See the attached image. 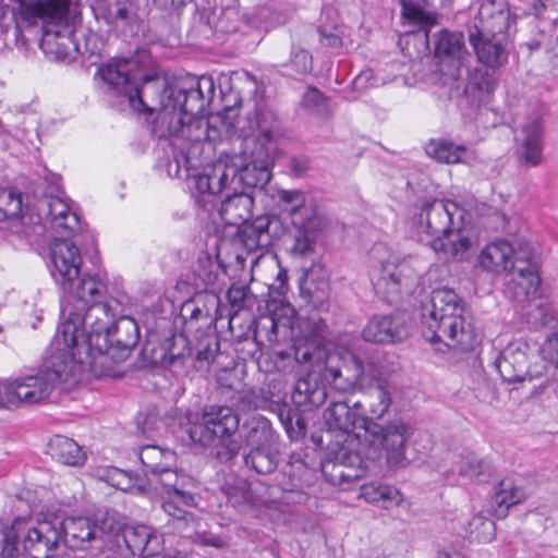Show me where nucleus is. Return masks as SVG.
Returning <instances> with one entry per match:
<instances>
[{"instance_id":"412c9836","label":"nucleus","mask_w":558,"mask_h":558,"mask_svg":"<svg viewBox=\"0 0 558 558\" xmlns=\"http://www.w3.org/2000/svg\"><path fill=\"white\" fill-rule=\"evenodd\" d=\"M510 12L504 0H481L469 34H506Z\"/></svg>"},{"instance_id":"a211bd4d","label":"nucleus","mask_w":558,"mask_h":558,"mask_svg":"<svg viewBox=\"0 0 558 558\" xmlns=\"http://www.w3.org/2000/svg\"><path fill=\"white\" fill-rule=\"evenodd\" d=\"M112 529L108 520L101 524L89 518L61 519V542L69 548L84 549L92 541L100 539Z\"/></svg>"},{"instance_id":"bf43d9fd","label":"nucleus","mask_w":558,"mask_h":558,"mask_svg":"<svg viewBox=\"0 0 558 558\" xmlns=\"http://www.w3.org/2000/svg\"><path fill=\"white\" fill-rule=\"evenodd\" d=\"M291 65L300 74L310 73L313 69L312 56L302 48H293L291 52Z\"/></svg>"},{"instance_id":"cd10ccee","label":"nucleus","mask_w":558,"mask_h":558,"mask_svg":"<svg viewBox=\"0 0 558 558\" xmlns=\"http://www.w3.org/2000/svg\"><path fill=\"white\" fill-rule=\"evenodd\" d=\"M22 404H35L46 400L52 388L53 379L43 369L34 375L15 378Z\"/></svg>"},{"instance_id":"dca6fc26","label":"nucleus","mask_w":558,"mask_h":558,"mask_svg":"<svg viewBox=\"0 0 558 558\" xmlns=\"http://www.w3.org/2000/svg\"><path fill=\"white\" fill-rule=\"evenodd\" d=\"M37 210L44 226L53 230L59 238H69L80 229L77 215L60 197L45 196L38 201Z\"/></svg>"},{"instance_id":"5701e85b","label":"nucleus","mask_w":558,"mask_h":558,"mask_svg":"<svg viewBox=\"0 0 558 558\" xmlns=\"http://www.w3.org/2000/svg\"><path fill=\"white\" fill-rule=\"evenodd\" d=\"M17 4L15 31L38 26L39 19L58 20L64 10V0H11Z\"/></svg>"},{"instance_id":"a18cd8bd","label":"nucleus","mask_w":558,"mask_h":558,"mask_svg":"<svg viewBox=\"0 0 558 558\" xmlns=\"http://www.w3.org/2000/svg\"><path fill=\"white\" fill-rule=\"evenodd\" d=\"M464 49V39L461 33L440 32L435 44V52L441 57L460 58Z\"/></svg>"},{"instance_id":"20e7f679","label":"nucleus","mask_w":558,"mask_h":558,"mask_svg":"<svg viewBox=\"0 0 558 558\" xmlns=\"http://www.w3.org/2000/svg\"><path fill=\"white\" fill-rule=\"evenodd\" d=\"M458 211L453 202L433 199L424 203L413 217L412 226L416 232L433 236L430 247L446 259H464L476 243L472 230L456 227L453 216Z\"/></svg>"},{"instance_id":"8fccbe9b","label":"nucleus","mask_w":558,"mask_h":558,"mask_svg":"<svg viewBox=\"0 0 558 558\" xmlns=\"http://www.w3.org/2000/svg\"><path fill=\"white\" fill-rule=\"evenodd\" d=\"M469 531L481 543H488L495 538L496 526L494 521L481 514L474 515L469 522Z\"/></svg>"},{"instance_id":"4be33fe9","label":"nucleus","mask_w":558,"mask_h":558,"mask_svg":"<svg viewBox=\"0 0 558 558\" xmlns=\"http://www.w3.org/2000/svg\"><path fill=\"white\" fill-rule=\"evenodd\" d=\"M469 41L478 62L488 69L497 70L507 63L509 49L506 34H469Z\"/></svg>"},{"instance_id":"0e129e2a","label":"nucleus","mask_w":558,"mask_h":558,"mask_svg":"<svg viewBox=\"0 0 558 558\" xmlns=\"http://www.w3.org/2000/svg\"><path fill=\"white\" fill-rule=\"evenodd\" d=\"M543 351L558 367V335L553 333L547 337Z\"/></svg>"},{"instance_id":"7c9ffc66","label":"nucleus","mask_w":558,"mask_h":558,"mask_svg":"<svg viewBox=\"0 0 558 558\" xmlns=\"http://www.w3.org/2000/svg\"><path fill=\"white\" fill-rule=\"evenodd\" d=\"M525 497L524 490L515 485L513 480L504 478L492 497V512L497 519H502L508 514L510 507L522 502Z\"/></svg>"},{"instance_id":"c756f323","label":"nucleus","mask_w":558,"mask_h":558,"mask_svg":"<svg viewBox=\"0 0 558 558\" xmlns=\"http://www.w3.org/2000/svg\"><path fill=\"white\" fill-rule=\"evenodd\" d=\"M253 198L233 187V194L228 195L221 203L219 215L229 226H242L252 217Z\"/></svg>"},{"instance_id":"423d86ee","label":"nucleus","mask_w":558,"mask_h":558,"mask_svg":"<svg viewBox=\"0 0 558 558\" xmlns=\"http://www.w3.org/2000/svg\"><path fill=\"white\" fill-rule=\"evenodd\" d=\"M80 317L65 319L58 328L45 362V374L62 383H76L96 363V354L84 349L78 340Z\"/></svg>"},{"instance_id":"69168bd1","label":"nucleus","mask_w":558,"mask_h":558,"mask_svg":"<svg viewBox=\"0 0 558 558\" xmlns=\"http://www.w3.org/2000/svg\"><path fill=\"white\" fill-rule=\"evenodd\" d=\"M373 78V71L369 69L364 70L353 80L352 87L354 90L363 92L369 86V83Z\"/></svg>"},{"instance_id":"de8ad7c7","label":"nucleus","mask_w":558,"mask_h":558,"mask_svg":"<svg viewBox=\"0 0 558 558\" xmlns=\"http://www.w3.org/2000/svg\"><path fill=\"white\" fill-rule=\"evenodd\" d=\"M227 299L234 313L246 310L255 303V295L244 284L233 283L227 291Z\"/></svg>"},{"instance_id":"e2e57ef3","label":"nucleus","mask_w":558,"mask_h":558,"mask_svg":"<svg viewBox=\"0 0 558 558\" xmlns=\"http://www.w3.org/2000/svg\"><path fill=\"white\" fill-rule=\"evenodd\" d=\"M279 417H280V421H281V423L283 424V426L286 428V432L288 433V435L291 438H293L294 436H299L300 432L305 428L304 421L298 416L295 423H296V425L299 427V430L296 432L294 429V427L292 425L293 415H292L290 410L281 411L280 414H279Z\"/></svg>"},{"instance_id":"e433bc0d","label":"nucleus","mask_w":558,"mask_h":558,"mask_svg":"<svg viewBox=\"0 0 558 558\" xmlns=\"http://www.w3.org/2000/svg\"><path fill=\"white\" fill-rule=\"evenodd\" d=\"M187 338L181 333H173L166 338L160 347V356L156 357L163 365H182L184 360L190 356Z\"/></svg>"},{"instance_id":"3c124183","label":"nucleus","mask_w":558,"mask_h":558,"mask_svg":"<svg viewBox=\"0 0 558 558\" xmlns=\"http://www.w3.org/2000/svg\"><path fill=\"white\" fill-rule=\"evenodd\" d=\"M222 492L228 502L233 507H240L250 501L248 483L244 480L236 478L233 482H227Z\"/></svg>"},{"instance_id":"4468645a","label":"nucleus","mask_w":558,"mask_h":558,"mask_svg":"<svg viewBox=\"0 0 558 558\" xmlns=\"http://www.w3.org/2000/svg\"><path fill=\"white\" fill-rule=\"evenodd\" d=\"M414 271L404 262L390 256L381 262L379 276L374 283L378 294H381L388 303H396L402 290H408L414 282Z\"/></svg>"},{"instance_id":"7ed1b4c3","label":"nucleus","mask_w":558,"mask_h":558,"mask_svg":"<svg viewBox=\"0 0 558 558\" xmlns=\"http://www.w3.org/2000/svg\"><path fill=\"white\" fill-rule=\"evenodd\" d=\"M458 294L447 288L432 292L430 302L422 310V333L429 342H442L461 351L473 350L477 336L464 317Z\"/></svg>"},{"instance_id":"ddd939ff","label":"nucleus","mask_w":558,"mask_h":558,"mask_svg":"<svg viewBox=\"0 0 558 558\" xmlns=\"http://www.w3.org/2000/svg\"><path fill=\"white\" fill-rule=\"evenodd\" d=\"M68 1L64 0V10L60 19H39L41 29L40 47L47 53H52L57 59L74 58L75 32L68 24Z\"/></svg>"},{"instance_id":"aec40b11","label":"nucleus","mask_w":558,"mask_h":558,"mask_svg":"<svg viewBox=\"0 0 558 558\" xmlns=\"http://www.w3.org/2000/svg\"><path fill=\"white\" fill-rule=\"evenodd\" d=\"M140 340L137 323L130 316H119L108 335V350L96 356L108 355L113 362L126 359Z\"/></svg>"},{"instance_id":"680f3d73","label":"nucleus","mask_w":558,"mask_h":558,"mask_svg":"<svg viewBox=\"0 0 558 558\" xmlns=\"http://www.w3.org/2000/svg\"><path fill=\"white\" fill-rule=\"evenodd\" d=\"M319 41L323 46L329 48H339L342 46V38L335 27H319Z\"/></svg>"},{"instance_id":"9d476101","label":"nucleus","mask_w":558,"mask_h":558,"mask_svg":"<svg viewBox=\"0 0 558 558\" xmlns=\"http://www.w3.org/2000/svg\"><path fill=\"white\" fill-rule=\"evenodd\" d=\"M495 365L501 378L509 384L539 378L547 372L546 362L538 350L523 341L509 343L500 352Z\"/></svg>"},{"instance_id":"4c0bfd02","label":"nucleus","mask_w":558,"mask_h":558,"mask_svg":"<svg viewBox=\"0 0 558 558\" xmlns=\"http://www.w3.org/2000/svg\"><path fill=\"white\" fill-rule=\"evenodd\" d=\"M361 496L371 504H381L385 509L398 507L403 501L401 492L390 485L367 483L361 487Z\"/></svg>"},{"instance_id":"37998d69","label":"nucleus","mask_w":558,"mask_h":558,"mask_svg":"<svg viewBox=\"0 0 558 558\" xmlns=\"http://www.w3.org/2000/svg\"><path fill=\"white\" fill-rule=\"evenodd\" d=\"M279 205L287 211L293 225H302V211L305 208V195L299 190H280L278 191Z\"/></svg>"},{"instance_id":"864d4df0","label":"nucleus","mask_w":558,"mask_h":558,"mask_svg":"<svg viewBox=\"0 0 558 558\" xmlns=\"http://www.w3.org/2000/svg\"><path fill=\"white\" fill-rule=\"evenodd\" d=\"M296 231L294 234V243L291 247L292 254L296 256H305L313 251L314 242L310 234L305 231V221L302 225H294Z\"/></svg>"},{"instance_id":"473e14b6","label":"nucleus","mask_w":558,"mask_h":558,"mask_svg":"<svg viewBox=\"0 0 558 558\" xmlns=\"http://www.w3.org/2000/svg\"><path fill=\"white\" fill-rule=\"evenodd\" d=\"M180 505H183L180 498L167 497L161 508L169 517L168 526L180 534L190 536L192 530L196 527L197 521L192 512L183 509Z\"/></svg>"},{"instance_id":"052dcab7","label":"nucleus","mask_w":558,"mask_h":558,"mask_svg":"<svg viewBox=\"0 0 558 558\" xmlns=\"http://www.w3.org/2000/svg\"><path fill=\"white\" fill-rule=\"evenodd\" d=\"M192 533L195 534L196 541L202 545L214 546L217 548H221L227 545V541L220 535L201 530V523L198 521L196 527L192 530Z\"/></svg>"},{"instance_id":"2eb2a0df","label":"nucleus","mask_w":558,"mask_h":558,"mask_svg":"<svg viewBox=\"0 0 558 558\" xmlns=\"http://www.w3.org/2000/svg\"><path fill=\"white\" fill-rule=\"evenodd\" d=\"M411 325L403 313L374 315L362 330V337L367 342L398 343L410 336Z\"/></svg>"},{"instance_id":"f03ea898","label":"nucleus","mask_w":558,"mask_h":558,"mask_svg":"<svg viewBox=\"0 0 558 558\" xmlns=\"http://www.w3.org/2000/svg\"><path fill=\"white\" fill-rule=\"evenodd\" d=\"M363 402L352 404L344 399H331L324 410L326 433L336 438L329 445L332 461L323 464V473L332 484L350 483L365 473L361 456L351 448L363 432V439L372 449L383 451L388 469H405L411 459L407 456V441L411 427L401 417L385 424L366 420Z\"/></svg>"},{"instance_id":"338daca9","label":"nucleus","mask_w":558,"mask_h":558,"mask_svg":"<svg viewBox=\"0 0 558 558\" xmlns=\"http://www.w3.org/2000/svg\"><path fill=\"white\" fill-rule=\"evenodd\" d=\"M184 312L183 316L186 318L187 313L191 320H198L202 317L208 318V313L204 312L202 308L195 306L193 303H186L183 306Z\"/></svg>"},{"instance_id":"a878e982","label":"nucleus","mask_w":558,"mask_h":558,"mask_svg":"<svg viewBox=\"0 0 558 558\" xmlns=\"http://www.w3.org/2000/svg\"><path fill=\"white\" fill-rule=\"evenodd\" d=\"M327 399V388L320 381V376L315 371L300 378L292 393V400L298 407L313 409L322 405Z\"/></svg>"},{"instance_id":"6e6552de","label":"nucleus","mask_w":558,"mask_h":558,"mask_svg":"<svg viewBox=\"0 0 558 558\" xmlns=\"http://www.w3.org/2000/svg\"><path fill=\"white\" fill-rule=\"evenodd\" d=\"M239 416L229 407H216L204 412L202 423L192 425L189 437L194 444L209 449L220 462H228L238 456L241 444L234 438L239 428Z\"/></svg>"},{"instance_id":"2f4dec72","label":"nucleus","mask_w":558,"mask_h":558,"mask_svg":"<svg viewBox=\"0 0 558 558\" xmlns=\"http://www.w3.org/2000/svg\"><path fill=\"white\" fill-rule=\"evenodd\" d=\"M425 153L428 157L441 163L465 162L472 155L466 146L456 145L444 138L430 140L425 145Z\"/></svg>"},{"instance_id":"bb28decb","label":"nucleus","mask_w":558,"mask_h":558,"mask_svg":"<svg viewBox=\"0 0 558 558\" xmlns=\"http://www.w3.org/2000/svg\"><path fill=\"white\" fill-rule=\"evenodd\" d=\"M541 119L534 117L529 123L523 124L515 134V140L520 143L518 148L519 156L526 165L536 166L541 162Z\"/></svg>"},{"instance_id":"f8f14e48","label":"nucleus","mask_w":558,"mask_h":558,"mask_svg":"<svg viewBox=\"0 0 558 558\" xmlns=\"http://www.w3.org/2000/svg\"><path fill=\"white\" fill-rule=\"evenodd\" d=\"M295 329L301 331L293 344L295 361L312 367H323L324 371L325 365L335 360V356L330 355L325 347V331L327 330L325 320L318 316L301 318Z\"/></svg>"},{"instance_id":"72a5a7b5","label":"nucleus","mask_w":558,"mask_h":558,"mask_svg":"<svg viewBox=\"0 0 558 558\" xmlns=\"http://www.w3.org/2000/svg\"><path fill=\"white\" fill-rule=\"evenodd\" d=\"M202 183H206V187L210 194L221 193L225 189L239 185V167L238 162L227 165L222 161L217 162L211 172L201 179Z\"/></svg>"},{"instance_id":"1a4fd4ad","label":"nucleus","mask_w":558,"mask_h":558,"mask_svg":"<svg viewBox=\"0 0 558 558\" xmlns=\"http://www.w3.org/2000/svg\"><path fill=\"white\" fill-rule=\"evenodd\" d=\"M119 312L118 301H98L88 304L83 310L70 311L66 319L78 316V340L82 342V347L94 354H101L108 350V335Z\"/></svg>"},{"instance_id":"f257e3e1","label":"nucleus","mask_w":558,"mask_h":558,"mask_svg":"<svg viewBox=\"0 0 558 558\" xmlns=\"http://www.w3.org/2000/svg\"><path fill=\"white\" fill-rule=\"evenodd\" d=\"M138 64L133 59H113L100 68L105 83L126 102L141 113L157 112L154 129L160 137L173 136L186 145H196L209 140L208 121L197 113L215 96V84L210 76H201L189 82L169 83L159 75L143 77L136 83L135 71Z\"/></svg>"},{"instance_id":"4d7b16f0","label":"nucleus","mask_w":558,"mask_h":558,"mask_svg":"<svg viewBox=\"0 0 558 558\" xmlns=\"http://www.w3.org/2000/svg\"><path fill=\"white\" fill-rule=\"evenodd\" d=\"M303 105L320 114L328 110L327 98L315 87H310L306 90L303 96Z\"/></svg>"},{"instance_id":"c9c22d12","label":"nucleus","mask_w":558,"mask_h":558,"mask_svg":"<svg viewBox=\"0 0 558 558\" xmlns=\"http://www.w3.org/2000/svg\"><path fill=\"white\" fill-rule=\"evenodd\" d=\"M496 86L495 77L487 71H475L470 76L463 88V94L474 106L488 101L489 95Z\"/></svg>"},{"instance_id":"a19ab883","label":"nucleus","mask_w":558,"mask_h":558,"mask_svg":"<svg viewBox=\"0 0 558 558\" xmlns=\"http://www.w3.org/2000/svg\"><path fill=\"white\" fill-rule=\"evenodd\" d=\"M490 464L474 453H466L461 457L458 463L459 475L474 482H486L490 476Z\"/></svg>"},{"instance_id":"f704fd0d","label":"nucleus","mask_w":558,"mask_h":558,"mask_svg":"<svg viewBox=\"0 0 558 558\" xmlns=\"http://www.w3.org/2000/svg\"><path fill=\"white\" fill-rule=\"evenodd\" d=\"M49 452L53 459L65 465L77 466L85 461L82 448L73 439L62 435L50 439Z\"/></svg>"},{"instance_id":"6ab92c4d","label":"nucleus","mask_w":558,"mask_h":558,"mask_svg":"<svg viewBox=\"0 0 558 558\" xmlns=\"http://www.w3.org/2000/svg\"><path fill=\"white\" fill-rule=\"evenodd\" d=\"M364 373L362 360L357 355L349 353L340 367L333 366L332 362L325 365L323 377L330 381L336 390L352 392L365 388Z\"/></svg>"},{"instance_id":"13d9d810","label":"nucleus","mask_w":558,"mask_h":558,"mask_svg":"<svg viewBox=\"0 0 558 558\" xmlns=\"http://www.w3.org/2000/svg\"><path fill=\"white\" fill-rule=\"evenodd\" d=\"M75 54L88 56L92 57L97 53V38L94 34H84L75 32Z\"/></svg>"},{"instance_id":"603ef678","label":"nucleus","mask_w":558,"mask_h":558,"mask_svg":"<svg viewBox=\"0 0 558 558\" xmlns=\"http://www.w3.org/2000/svg\"><path fill=\"white\" fill-rule=\"evenodd\" d=\"M149 532L145 526L126 527L123 531V539L128 548L133 553H143L149 543Z\"/></svg>"},{"instance_id":"79ce46f5","label":"nucleus","mask_w":558,"mask_h":558,"mask_svg":"<svg viewBox=\"0 0 558 558\" xmlns=\"http://www.w3.org/2000/svg\"><path fill=\"white\" fill-rule=\"evenodd\" d=\"M111 486L123 492L145 494V484L138 478L133 477L130 473L118 468H108L105 474L100 476Z\"/></svg>"},{"instance_id":"c85d7f7f","label":"nucleus","mask_w":558,"mask_h":558,"mask_svg":"<svg viewBox=\"0 0 558 558\" xmlns=\"http://www.w3.org/2000/svg\"><path fill=\"white\" fill-rule=\"evenodd\" d=\"M243 438L250 449L278 446V435L269 420L262 415H252L243 426Z\"/></svg>"},{"instance_id":"c03bdc74","label":"nucleus","mask_w":558,"mask_h":558,"mask_svg":"<svg viewBox=\"0 0 558 558\" xmlns=\"http://www.w3.org/2000/svg\"><path fill=\"white\" fill-rule=\"evenodd\" d=\"M174 453L158 446L147 445L140 450L142 464L150 472L151 476L173 460Z\"/></svg>"},{"instance_id":"39448f33","label":"nucleus","mask_w":558,"mask_h":558,"mask_svg":"<svg viewBox=\"0 0 558 558\" xmlns=\"http://www.w3.org/2000/svg\"><path fill=\"white\" fill-rule=\"evenodd\" d=\"M61 519L37 520L29 524L16 518L10 526L0 525L1 558H51L61 543Z\"/></svg>"},{"instance_id":"ea45409f","label":"nucleus","mask_w":558,"mask_h":558,"mask_svg":"<svg viewBox=\"0 0 558 558\" xmlns=\"http://www.w3.org/2000/svg\"><path fill=\"white\" fill-rule=\"evenodd\" d=\"M279 463L278 446L250 449L244 454V464L258 474L272 473Z\"/></svg>"},{"instance_id":"49530a36","label":"nucleus","mask_w":558,"mask_h":558,"mask_svg":"<svg viewBox=\"0 0 558 558\" xmlns=\"http://www.w3.org/2000/svg\"><path fill=\"white\" fill-rule=\"evenodd\" d=\"M22 211V194L0 189V221L19 218Z\"/></svg>"},{"instance_id":"9b49d317","label":"nucleus","mask_w":558,"mask_h":558,"mask_svg":"<svg viewBox=\"0 0 558 558\" xmlns=\"http://www.w3.org/2000/svg\"><path fill=\"white\" fill-rule=\"evenodd\" d=\"M272 133L264 131L258 137L247 136L242 141L240 151L239 184L252 189H263L270 180L269 170L270 156L267 143L270 142Z\"/></svg>"},{"instance_id":"6e6d98bb","label":"nucleus","mask_w":558,"mask_h":558,"mask_svg":"<svg viewBox=\"0 0 558 558\" xmlns=\"http://www.w3.org/2000/svg\"><path fill=\"white\" fill-rule=\"evenodd\" d=\"M219 349V341L215 336H205L197 343L196 361L209 363L214 360Z\"/></svg>"},{"instance_id":"774afa93","label":"nucleus","mask_w":558,"mask_h":558,"mask_svg":"<svg viewBox=\"0 0 558 558\" xmlns=\"http://www.w3.org/2000/svg\"><path fill=\"white\" fill-rule=\"evenodd\" d=\"M110 14L117 20H128L129 10L125 5V0H116V9Z\"/></svg>"},{"instance_id":"58836bf2","label":"nucleus","mask_w":558,"mask_h":558,"mask_svg":"<svg viewBox=\"0 0 558 558\" xmlns=\"http://www.w3.org/2000/svg\"><path fill=\"white\" fill-rule=\"evenodd\" d=\"M364 403L369 414L366 420L379 423L391 405L390 392L383 384L369 385L364 392Z\"/></svg>"},{"instance_id":"5fc2aeb1","label":"nucleus","mask_w":558,"mask_h":558,"mask_svg":"<svg viewBox=\"0 0 558 558\" xmlns=\"http://www.w3.org/2000/svg\"><path fill=\"white\" fill-rule=\"evenodd\" d=\"M0 407L5 409L21 407V398L15 379L12 381H0Z\"/></svg>"},{"instance_id":"09e8293b","label":"nucleus","mask_w":558,"mask_h":558,"mask_svg":"<svg viewBox=\"0 0 558 558\" xmlns=\"http://www.w3.org/2000/svg\"><path fill=\"white\" fill-rule=\"evenodd\" d=\"M268 227L269 221L266 218H258L253 223L245 226L243 230L245 244L251 248L266 245L268 243Z\"/></svg>"},{"instance_id":"b1692460","label":"nucleus","mask_w":558,"mask_h":558,"mask_svg":"<svg viewBox=\"0 0 558 558\" xmlns=\"http://www.w3.org/2000/svg\"><path fill=\"white\" fill-rule=\"evenodd\" d=\"M149 485H155V489L160 486L161 494L167 497L180 498L184 506H196L194 494L189 489L192 485V478L183 473L169 468L167 464L160 471L148 478Z\"/></svg>"},{"instance_id":"f3484780","label":"nucleus","mask_w":558,"mask_h":558,"mask_svg":"<svg viewBox=\"0 0 558 558\" xmlns=\"http://www.w3.org/2000/svg\"><path fill=\"white\" fill-rule=\"evenodd\" d=\"M50 264L53 278L62 287L81 275L82 257L75 244L68 238H56L50 245Z\"/></svg>"},{"instance_id":"0eeeda50","label":"nucleus","mask_w":558,"mask_h":558,"mask_svg":"<svg viewBox=\"0 0 558 558\" xmlns=\"http://www.w3.org/2000/svg\"><path fill=\"white\" fill-rule=\"evenodd\" d=\"M478 264L486 271L508 272L511 276L509 284L515 298L530 299L538 294L541 284L538 266L530 259V253L515 252L510 243L495 241L482 250Z\"/></svg>"},{"instance_id":"393cba45","label":"nucleus","mask_w":558,"mask_h":558,"mask_svg":"<svg viewBox=\"0 0 558 558\" xmlns=\"http://www.w3.org/2000/svg\"><path fill=\"white\" fill-rule=\"evenodd\" d=\"M62 290L66 294V306L71 305L76 311L98 302L106 292V284L99 276L85 274L77 279H71L70 284L62 287Z\"/></svg>"}]
</instances>
